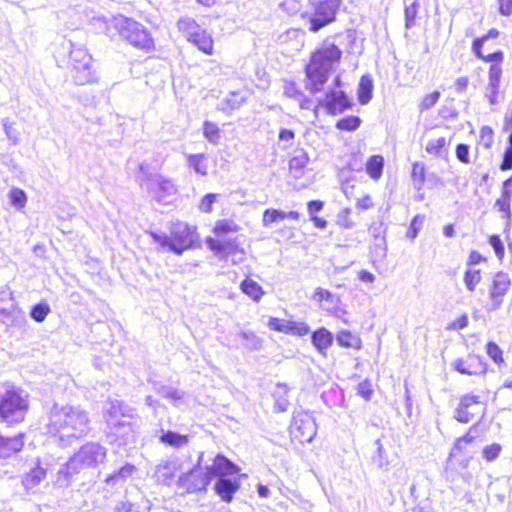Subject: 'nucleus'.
Returning <instances> with one entry per match:
<instances>
[{"label": "nucleus", "mask_w": 512, "mask_h": 512, "mask_svg": "<svg viewBox=\"0 0 512 512\" xmlns=\"http://www.w3.org/2000/svg\"><path fill=\"white\" fill-rule=\"evenodd\" d=\"M284 219H286V212L275 208L265 209L262 214V224L266 227Z\"/></svg>", "instance_id": "36"}, {"label": "nucleus", "mask_w": 512, "mask_h": 512, "mask_svg": "<svg viewBox=\"0 0 512 512\" xmlns=\"http://www.w3.org/2000/svg\"><path fill=\"white\" fill-rule=\"evenodd\" d=\"M188 40L205 54H212L213 40L210 34H190Z\"/></svg>", "instance_id": "31"}, {"label": "nucleus", "mask_w": 512, "mask_h": 512, "mask_svg": "<svg viewBox=\"0 0 512 512\" xmlns=\"http://www.w3.org/2000/svg\"><path fill=\"white\" fill-rule=\"evenodd\" d=\"M189 167L196 173L205 176L208 174L209 164L207 155L204 153L189 154L186 157Z\"/></svg>", "instance_id": "28"}, {"label": "nucleus", "mask_w": 512, "mask_h": 512, "mask_svg": "<svg viewBox=\"0 0 512 512\" xmlns=\"http://www.w3.org/2000/svg\"><path fill=\"white\" fill-rule=\"evenodd\" d=\"M133 471H134V466L126 465V466L122 467L116 474L109 476L106 479V482L108 484H110V483H113L117 479H125V478L129 477L130 475H132Z\"/></svg>", "instance_id": "59"}, {"label": "nucleus", "mask_w": 512, "mask_h": 512, "mask_svg": "<svg viewBox=\"0 0 512 512\" xmlns=\"http://www.w3.org/2000/svg\"><path fill=\"white\" fill-rule=\"evenodd\" d=\"M111 433L118 437L123 444L130 441L133 438V428L131 423L126 418H121L110 425Z\"/></svg>", "instance_id": "22"}, {"label": "nucleus", "mask_w": 512, "mask_h": 512, "mask_svg": "<svg viewBox=\"0 0 512 512\" xmlns=\"http://www.w3.org/2000/svg\"><path fill=\"white\" fill-rule=\"evenodd\" d=\"M219 195L217 193L205 194L198 203V209L203 213H211Z\"/></svg>", "instance_id": "44"}, {"label": "nucleus", "mask_w": 512, "mask_h": 512, "mask_svg": "<svg viewBox=\"0 0 512 512\" xmlns=\"http://www.w3.org/2000/svg\"><path fill=\"white\" fill-rule=\"evenodd\" d=\"M501 451L502 447L500 444L492 443L483 448L482 454L487 462H492L499 456Z\"/></svg>", "instance_id": "52"}, {"label": "nucleus", "mask_w": 512, "mask_h": 512, "mask_svg": "<svg viewBox=\"0 0 512 512\" xmlns=\"http://www.w3.org/2000/svg\"><path fill=\"white\" fill-rule=\"evenodd\" d=\"M357 394L364 400L369 401L373 394L371 382L367 379L360 382L357 386Z\"/></svg>", "instance_id": "58"}, {"label": "nucleus", "mask_w": 512, "mask_h": 512, "mask_svg": "<svg viewBox=\"0 0 512 512\" xmlns=\"http://www.w3.org/2000/svg\"><path fill=\"white\" fill-rule=\"evenodd\" d=\"M449 144V139L440 137L438 139L429 141L425 147V150L428 154L440 156L447 151Z\"/></svg>", "instance_id": "34"}, {"label": "nucleus", "mask_w": 512, "mask_h": 512, "mask_svg": "<svg viewBox=\"0 0 512 512\" xmlns=\"http://www.w3.org/2000/svg\"><path fill=\"white\" fill-rule=\"evenodd\" d=\"M385 159L381 154H375L368 157L365 163V172L371 180L378 182L384 171Z\"/></svg>", "instance_id": "20"}, {"label": "nucleus", "mask_w": 512, "mask_h": 512, "mask_svg": "<svg viewBox=\"0 0 512 512\" xmlns=\"http://www.w3.org/2000/svg\"><path fill=\"white\" fill-rule=\"evenodd\" d=\"M509 180H506L504 182V186L508 184ZM511 200H512V192L508 188L504 187L501 192V196L499 199L496 200L495 205L496 207L503 212L507 218H510L511 216Z\"/></svg>", "instance_id": "33"}, {"label": "nucleus", "mask_w": 512, "mask_h": 512, "mask_svg": "<svg viewBox=\"0 0 512 512\" xmlns=\"http://www.w3.org/2000/svg\"><path fill=\"white\" fill-rule=\"evenodd\" d=\"M129 409L123 405L122 402L118 400H113L108 403V406L105 408V415L107 417L106 421L108 425L119 420L120 418H127L129 416Z\"/></svg>", "instance_id": "26"}, {"label": "nucleus", "mask_w": 512, "mask_h": 512, "mask_svg": "<svg viewBox=\"0 0 512 512\" xmlns=\"http://www.w3.org/2000/svg\"><path fill=\"white\" fill-rule=\"evenodd\" d=\"M419 8V0H414L411 4L405 7L404 14L406 28H411L415 24Z\"/></svg>", "instance_id": "43"}, {"label": "nucleus", "mask_w": 512, "mask_h": 512, "mask_svg": "<svg viewBox=\"0 0 512 512\" xmlns=\"http://www.w3.org/2000/svg\"><path fill=\"white\" fill-rule=\"evenodd\" d=\"M440 98V92L434 91L432 93H429L425 95L420 103V109L421 110H428L432 108L439 100Z\"/></svg>", "instance_id": "57"}, {"label": "nucleus", "mask_w": 512, "mask_h": 512, "mask_svg": "<svg viewBox=\"0 0 512 512\" xmlns=\"http://www.w3.org/2000/svg\"><path fill=\"white\" fill-rule=\"evenodd\" d=\"M489 244L493 247L495 254L499 260H502L505 255V249L499 235L489 236Z\"/></svg>", "instance_id": "56"}, {"label": "nucleus", "mask_w": 512, "mask_h": 512, "mask_svg": "<svg viewBox=\"0 0 512 512\" xmlns=\"http://www.w3.org/2000/svg\"><path fill=\"white\" fill-rule=\"evenodd\" d=\"M499 168L502 171H507V170L512 169V148L511 147L505 148L503 158L499 164Z\"/></svg>", "instance_id": "63"}, {"label": "nucleus", "mask_w": 512, "mask_h": 512, "mask_svg": "<svg viewBox=\"0 0 512 512\" xmlns=\"http://www.w3.org/2000/svg\"><path fill=\"white\" fill-rule=\"evenodd\" d=\"M239 467L223 455H216L212 464L207 467L205 473L189 471L186 474V481L189 482L187 489L190 491H204L211 480L217 478L223 479L227 476L239 473Z\"/></svg>", "instance_id": "4"}, {"label": "nucleus", "mask_w": 512, "mask_h": 512, "mask_svg": "<svg viewBox=\"0 0 512 512\" xmlns=\"http://www.w3.org/2000/svg\"><path fill=\"white\" fill-rule=\"evenodd\" d=\"M162 442L166 444L180 448L188 444L189 437L188 435L179 434L176 432L168 431L162 435Z\"/></svg>", "instance_id": "35"}, {"label": "nucleus", "mask_w": 512, "mask_h": 512, "mask_svg": "<svg viewBox=\"0 0 512 512\" xmlns=\"http://www.w3.org/2000/svg\"><path fill=\"white\" fill-rule=\"evenodd\" d=\"M318 106H323L330 115H337L351 108V102L343 91L330 90Z\"/></svg>", "instance_id": "15"}, {"label": "nucleus", "mask_w": 512, "mask_h": 512, "mask_svg": "<svg viewBox=\"0 0 512 512\" xmlns=\"http://www.w3.org/2000/svg\"><path fill=\"white\" fill-rule=\"evenodd\" d=\"M239 487L240 484L238 480L223 478L216 482L214 490L222 501L230 503L233 500V496L238 491Z\"/></svg>", "instance_id": "18"}, {"label": "nucleus", "mask_w": 512, "mask_h": 512, "mask_svg": "<svg viewBox=\"0 0 512 512\" xmlns=\"http://www.w3.org/2000/svg\"><path fill=\"white\" fill-rule=\"evenodd\" d=\"M289 433L292 441L298 444L310 442L315 434V423L307 412H297L293 415Z\"/></svg>", "instance_id": "12"}, {"label": "nucleus", "mask_w": 512, "mask_h": 512, "mask_svg": "<svg viewBox=\"0 0 512 512\" xmlns=\"http://www.w3.org/2000/svg\"><path fill=\"white\" fill-rule=\"evenodd\" d=\"M475 441L474 436L469 432L457 438L450 449L448 461L462 469H467L472 459L471 447Z\"/></svg>", "instance_id": "14"}, {"label": "nucleus", "mask_w": 512, "mask_h": 512, "mask_svg": "<svg viewBox=\"0 0 512 512\" xmlns=\"http://www.w3.org/2000/svg\"><path fill=\"white\" fill-rule=\"evenodd\" d=\"M46 427L48 433L58 437L65 446L86 436L91 429L85 410L78 406L58 404L53 405L47 413Z\"/></svg>", "instance_id": "1"}, {"label": "nucleus", "mask_w": 512, "mask_h": 512, "mask_svg": "<svg viewBox=\"0 0 512 512\" xmlns=\"http://www.w3.org/2000/svg\"><path fill=\"white\" fill-rule=\"evenodd\" d=\"M510 284L511 282L507 274L498 272L494 275L489 287V297L492 301L493 308H498L502 304L503 298L508 292Z\"/></svg>", "instance_id": "16"}, {"label": "nucleus", "mask_w": 512, "mask_h": 512, "mask_svg": "<svg viewBox=\"0 0 512 512\" xmlns=\"http://www.w3.org/2000/svg\"><path fill=\"white\" fill-rule=\"evenodd\" d=\"M493 129L490 126H483L480 129L481 140L484 141V147L490 148L493 144Z\"/></svg>", "instance_id": "61"}, {"label": "nucleus", "mask_w": 512, "mask_h": 512, "mask_svg": "<svg viewBox=\"0 0 512 512\" xmlns=\"http://www.w3.org/2000/svg\"><path fill=\"white\" fill-rule=\"evenodd\" d=\"M45 476L46 470L37 463L35 467L31 468L30 471L23 476L22 483L26 490H32L44 480Z\"/></svg>", "instance_id": "25"}, {"label": "nucleus", "mask_w": 512, "mask_h": 512, "mask_svg": "<svg viewBox=\"0 0 512 512\" xmlns=\"http://www.w3.org/2000/svg\"><path fill=\"white\" fill-rule=\"evenodd\" d=\"M487 401L480 394L467 393L459 398L454 418L460 423H469L486 412Z\"/></svg>", "instance_id": "9"}, {"label": "nucleus", "mask_w": 512, "mask_h": 512, "mask_svg": "<svg viewBox=\"0 0 512 512\" xmlns=\"http://www.w3.org/2000/svg\"><path fill=\"white\" fill-rule=\"evenodd\" d=\"M485 352L492 362L501 368L506 365L503 349L494 341L490 340L485 344Z\"/></svg>", "instance_id": "29"}, {"label": "nucleus", "mask_w": 512, "mask_h": 512, "mask_svg": "<svg viewBox=\"0 0 512 512\" xmlns=\"http://www.w3.org/2000/svg\"><path fill=\"white\" fill-rule=\"evenodd\" d=\"M202 133L204 138L212 144H218L221 139V129L213 121L206 120L203 122Z\"/></svg>", "instance_id": "32"}, {"label": "nucleus", "mask_w": 512, "mask_h": 512, "mask_svg": "<svg viewBox=\"0 0 512 512\" xmlns=\"http://www.w3.org/2000/svg\"><path fill=\"white\" fill-rule=\"evenodd\" d=\"M310 332V327L304 321H288L286 334L303 337Z\"/></svg>", "instance_id": "37"}, {"label": "nucleus", "mask_w": 512, "mask_h": 512, "mask_svg": "<svg viewBox=\"0 0 512 512\" xmlns=\"http://www.w3.org/2000/svg\"><path fill=\"white\" fill-rule=\"evenodd\" d=\"M333 341V333L325 327H319L311 333V342L314 348L324 357L327 356V351L332 346Z\"/></svg>", "instance_id": "17"}, {"label": "nucleus", "mask_w": 512, "mask_h": 512, "mask_svg": "<svg viewBox=\"0 0 512 512\" xmlns=\"http://www.w3.org/2000/svg\"><path fill=\"white\" fill-rule=\"evenodd\" d=\"M336 341L342 348L352 349L354 351H359L363 348V341L360 335L347 329L340 330L337 333Z\"/></svg>", "instance_id": "19"}, {"label": "nucleus", "mask_w": 512, "mask_h": 512, "mask_svg": "<svg viewBox=\"0 0 512 512\" xmlns=\"http://www.w3.org/2000/svg\"><path fill=\"white\" fill-rule=\"evenodd\" d=\"M14 309V303L11 297V293L8 291H0V315L3 316V321L12 313Z\"/></svg>", "instance_id": "38"}, {"label": "nucleus", "mask_w": 512, "mask_h": 512, "mask_svg": "<svg viewBox=\"0 0 512 512\" xmlns=\"http://www.w3.org/2000/svg\"><path fill=\"white\" fill-rule=\"evenodd\" d=\"M151 177L152 173L150 172V167L148 166V164H140L137 179L142 187L146 186L147 191L150 190Z\"/></svg>", "instance_id": "49"}, {"label": "nucleus", "mask_w": 512, "mask_h": 512, "mask_svg": "<svg viewBox=\"0 0 512 512\" xmlns=\"http://www.w3.org/2000/svg\"><path fill=\"white\" fill-rule=\"evenodd\" d=\"M424 221V216L423 215H415L411 222H410V225L407 229V232H406V237L410 240H414L420 229H421V226H422V223Z\"/></svg>", "instance_id": "47"}, {"label": "nucleus", "mask_w": 512, "mask_h": 512, "mask_svg": "<svg viewBox=\"0 0 512 512\" xmlns=\"http://www.w3.org/2000/svg\"><path fill=\"white\" fill-rule=\"evenodd\" d=\"M312 299L319 305L331 303L333 301V294L328 289L317 287L313 292Z\"/></svg>", "instance_id": "50"}, {"label": "nucleus", "mask_w": 512, "mask_h": 512, "mask_svg": "<svg viewBox=\"0 0 512 512\" xmlns=\"http://www.w3.org/2000/svg\"><path fill=\"white\" fill-rule=\"evenodd\" d=\"M482 274L480 269H468L464 273V282L467 289L473 292L476 286L481 282Z\"/></svg>", "instance_id": "40"}, {"label": "nucleus", "mask_w": 512, "mask_h": 512, "mask_svg": "<svg viewBox=\"0 0 512 512\" xmlns=\"http://www.w3.org/2000/svg\"><path fill=\"white\" fill-rule=\"evenodd\" d=\"M308 161L309 158L305 153L293 156L289 161V170L291 172H302L305 169Z\"/></svg>", "instance_id": "46"}, {"label": "nucleus", "mask_w": 512, "mask_h": 512, "mask_svg": "<svg viewBox=\"0 0 512 512\" xmlns=\"http://www.w3.org/2000/svg\"><path fill=\"white\" fill-rule=\"evenodd\" d=\"M287 322L284 319L278 317H270L267 322V326L271 331L281 332L286 334Z\"/></svg>", "instance_id": "55"}, {"label": "nucleus", "mask_w": 512, "mask_h": 512, "mask_svg": "<svg viewBox=\"0 0 512 512\" xmlns=\"http://www.w3.org/2000/svg\"><path fill=\"white\" fill-rule=\"evenodd\" d=\"M283 93L288 98H300L303 95L301 88L295 81L285 82Z\"/></svg>", "instance_id": "54"}, {"label": "nucleus", "mask_w": 512, "mask_h": 512, "mask_svg": "<svg viewBox=\"0 0 512 512\" xmlns=\"http://www.w3.org/2000/svg\"><path fill=\"white\" fill-rule=\"evenodd\" d=\"M241 226L233 218L217 219L211 229V235L205 238L208 250L220 261L237 265L246 259L247 252L236 238H228L230 234H237Z\"/></svg>", "instance_id": "2"}, {"label": "nucleus", "mask_w": 512, "mask_h": 512, "mask_svg": "<svg viewBox=\"0 0 512 512\" xmlns=\"http://www.w3.org/2000/svg\"><path fill=\"white\" fill-rule=\"evenodd\" d=\"M162 244L175 253L198 247L200 238L195 225L186 222H175L169 227L168 234L162 239Z\"/></svg>", "instance_id": "7"}, {"label": "nucleus", "mask_w": 512, "mask_h": 512, "mask_svg": "<svg viewBox=\"0 0 512 512\" xmlns=\"http://www.w3.org/2000/svg\"><path fill=\"white\" fill-rule=\"evenodd\" d=\"M336 224L342 229H351L354 226V221L351 218L350 208H344L338 213Z\"/></svg>", "instance_id": "45"}, {"label": "nucleus", "mask_w": 512, "mask_h": 512, "mask_svg": "<svg viewBox=\"0 0 512 512\" xmlns=\"http://www.w3.org/2000/svg\"><path fill=\"white\" fill-rule=\"evenodd\" d=\"M10 203L18 210L26 206L27 196L26 193L20 188H12L8 194Z\"/></svg>", "instance_id": "41"}, {"label": "nucleus", "mask_w": 512, "mask_h": 512, "mask_svg": "<svg viewBox=\"0 0 512 512\" xmlns=\"http://www.w3.org/2000/svg\"><path fill=\"white\" fill-rule=\"evenodd\" d=\"M163 192H165L168 197L167 200H164L165 204L172 203L178 195L177 187L169 180H162V193Z\"/></svg>", "instance_id": "53"}, {"label": "nucleus", "mask_w": 512, "mask_h": 512, "mask_svg": "<svg viewBox=\"0 0 512 512\" xmlns=\"http://www.w3.org/2000/svg\"><path fill=\"white\" fill-rule=\"evenodd\" d=\"M67 42L69 48L70 71L74 82L78 85H85L96 81V73L93 69L91 55L82 47L76 46L71 40Z\"/></svg>", "instance_id": "6"}, {"label": "nucleus", "mask_w": 512, "mask_h": 512, "mask_svg": "<svg viewBox=\"0 0 512 512\" xmlns=\"http://www.w3.org/2000/svg\"><path fill=\"white\" fill-rule=\"evenodd\" d=\"M411 180L417 190H421L427 180V167L423 162H413L411 165Z\"/></svg>", "instance_id": "27"}, {"label": "nucleus", "mask_w": 512, "mask_h": 512, "mask_svg": "<svg viewBox=\"0 0 512 512\" xmlns=\"http://www.w3.org/2000/svg\"><path fill=\"white\" fill-rule=\"evenodd\" d=\"M124 39L136 48L149 51L153 45V39L150 34H122Z\"/></svg>", "instance_id": "30"}, {"label": "nucleus", "mask_w": 512, "mask_h": 512, "mask_svg": "<svg viewBox=\"0 0 512 512\" xmlns=\"http://www.w3.org/2000/svg\"><path fill=\"white\" fill-rule=\"evenodd\" d=\"M244 101V97H242L239 92L234 91L230 93L225 102L226 106L233 110L239 108Z\"/></svg>", "instance_id": "60"}, {"label": "nucleus", "mask_w": 512, "mask_h": 512, "mask_svg": "<svg viewBox=\"0 0 512 512\" xmlns=\"http://www.w3.org/2000/svg\"><path fill=\"white\" fill-rule=\"evenodd\" d=\"M50 312V307L46 303H39L35 305L30 313V316L32 319H34L36 322H43L46 318V316Z\"/></svg>", "instance_id": "48"}, {"label": "nucleus", "mask_w": 512, "mask_h": 512, "mask_svg": "<svg viewBox=\"0 0 512 512\" xmlns=\"http://www.w3.org/2000/svg\"><path fill=\"white\" fill-rule=\"evenodd\" d=\"M106 458V449L95 442H88L74 454L70 461L59 470V474L68 475L84 468H94Z\"/></svg>", "instance_id": "8"}, {"label": "nucleus", "mask_w": 512, "mask_h": 512, "mask_svg": "<svg viewBox=\"0 0 512 512\" xmlns=\"http://www.w3.org/2000/svg\"><path fill=\"white\" fill-rule=\"evenodd\" d=\"M313 6V13L309 17L310 30L317 31L336 19L340 3L333 0H309Z\"/></svg>", "instance_id": "11"}, {"label": "nucleus", "mask_w": 512, "mask_h": 512, "mask_svg": "<svg viewBox=\"0 0 512 512\" xmlns=\"http://www.w3.org/2000/svg\"><path fill=\"white\" fill-rule=\"evenodd\" d=\"M497 34H484L482 37L477 38L473 42V51L476 54L478 58L483 60L484 62H493L489 68L488 72V78H489V85L493 89H497L500 83L501 75H502V69L500 64L503 61V52L498 50L494 51L492 53H489L487 55H484L482 52V45L485 42H489L493 40Z\"/></svg>", "instance_id": "10"}, {"label": "nucleus", "mask_w": 512, "mask_h": 512, "mask_svg": "<svg viewBox=\"0 0 512 512\" xmlns=\"http://www.w3.org/2000/svg\"><path fill=\"white\" fill-rule=\"evenodd\" d=\"M372 88V81L367 77H362L359 83L358 90V99L360 103L366 104L370 100Z\"/></svg>", "instance_id": "42"}, {"label": "nucleus", "mask_w": 512, "mask_h": 512, "mask_svg": "<svg viewBox=\"0 0 512 512\" xmlns=\"http://www.w3.org/2000/svg\"><path fill=\"white\" fill-rule=\"evenodd\" d=\"M468 324H469V317L466 313H463V314H460L459 316H457L452 321H450L446 325V330L458 331V330L466 328L468 326Z\"/></svg>", "instance_id": "51"}, {"label": "nucleus", "mask_w": 512, "mask_h": 512, "mask_svg": "<svg viewBox=\"0 0 512 512\" xmlns=\"http://www.w3.org/2000/svg\"><path fill=\"white\" fill-rule=\"evenodd\" d=\"M24 445L23 435L19 434L13 438L0 436V458L11 456L22 449Z\"/></svg>", "instance_id": "23"}, {"label": "nucleus", "mask_w": 512, "mask_h": 512, "mask_svg": "<svg viewBox=\"0 0 512 512\" xmlns=\"http://www.w3.org/2000/svg\"><path fill=\"white\" fill-rule=\"evenodd\" d=\"M12 123L8 121V119L3 120V128L7 138L12 142V144H17L19 142L18 136L15 130L12 127Z\"/></svg>", "instance_id": "64"}, {"label": "nucleus", "mask_w": 512, "mask_h": 512, "mask_svg": "<svg viewBox=\"0 0 512 512\" xmlns=\"http://www.w3.org/2000/svg\"><path fill=\"white\" fill-rule=\"evenodd\" d=\"M290 392V387L286 383H277L275 385V390L272 392V397L274 400V408L278 413L286 412L290 402L288 399V394Z\"/></svg>", "instance_id": "21"}, {"label": "nucleus", "mask_w": 512, "mask_h": 512, "mask_svg": "<svg viewBox=\"0 0 512 512\" xmlns=\"http://www.w3.org/2000/svg\"><path fill=\"white\" fill-rule=\"evenodd\" d=\"M452 366L458 373L468 376H484L490 368L484 356L474 352L457 358Z\"/></svg>", "instance_id": "13"}, {"label": "nucleus", "mask_w": 512, "mask_h": 512, "mask_svg": "<svg viewBox=\"0 0 512 512\" xmlns=\"http://www.w3.org/2000/svg\"><path fill=\"white\" fill-rule=\"evenodd\" d=\"M341 59L342 50L333 43L324 42L314 49L304 68L307 90L312 94L320 92Z\"/></svg>", "instance_id": "3"}, {"label": "nucleus", "mask_w": 512, "mask_h": 512, "mask_svg": "<svg viewBox=\"0 0 512 512\" xmlns=\"http://www.w3.org/2000/svg\"><path fill=\"white\" fill-rule=\"evenodd\" d=\"M240 290L254 302H259L265 295V291L262 286L250 277H246L240 283Z\"/></svg>", "instance_id": "24"}, {"label": "nucleus", "mask_w": 512, "mask_h": 512, "mask_svg": "<svg viewBox=\"0 0 512 512\" xmlns=\"http://www.w3.org/2000/svg\"><path fill=\"white\" fill-rule=\"evenodd\" d=\"M361 124V119L358 116L350 115L339 119L336 122V128L343 131H354Z\"/></svg>", "instance_id": "39"}, {"label": "nucleus", "mask_w": 512, "mask_h": 512, "mask_svg": "<svg viewBox=\"0 0 512 512\" xmlns=\"http://www.w3.org/2000/svg\"><path fill=\"white\" fill-rule=\"evenodd\" d=\"M455 153H456V157L457 159L464 163V164H468L469 163V146L466 145V144H463V143H460L456 146V149H455Z\"/></svg>", "instance_id": "62"}, {"label": "nucleus", "mask_w": 512, "mask_h": 512, "mask_svg": "<svg viewBox=\"0 0 512 512\" xmlns=\"http://www.w3.org/2000/svg\"><path fill=\"white\" fill-rule=\"evenodd\" d=\"M29 409V395L11 387L0 395V419L8 424L22 422Z\"/></svg>", "instance_id": "5"}]
</instances>
